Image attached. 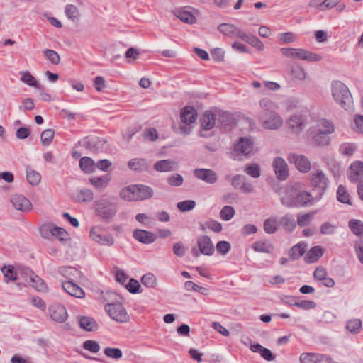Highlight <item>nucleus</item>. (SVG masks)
I'll use <instances>...</instances> for the list:
<instances>
[{"instance_id":"1","label":"nucleus","mask_w":363,"mask_h":363,"mask_svg":"<svg viewBox=\"0 0 363 363\" xmlns=\"http://www.w3.org/2000/svg\"><path fill=\"white\" fill-rule=\"evenodd\" d=\"M316 199L309 192L288 189L281 199V203L288 208L311 206Z\"/></svg>"},{"instance_id":"2","label":"nucleus","mask_w":363,"mask_h":363,"mask_svg":"<svg viewBox=\"0 0 363 363\" xmlns=\"http://www.w3.org/2000/svg\"><path fill=\"white\" fill-rule=\"evenodd\" d=\"M94 210L96 216L107 222L116 215L118 210V203L111 199L101 198L94 201Z\"/></svg>"},{"instance_id":"3","label":"nucleus","mask_w":363,"mask_h":363,"mask_svg":"<svg viewBox=\"0 0 363 363\" xmlns=\"http://www.w3.org/2000/svg\"><path fill=\"white\" fill-rule=\"evenodd\" d=\"M332 96L334 101L345 110H349L352 104L351 93L347 86L340 81H334L331 84Z\"/></svg>"},{"instance_id":"4","label":"nucleus","mask_w":363,"mask_h":363,"mask_svg":"<svg viewBox=\"0 0 363 363\" xmlns=\"http://www.w3.org/2000/svg\"><path fill=\"white\" fill-rule=\"evenodd\" d=\"M310 184L314 191H317L315 196L316 201L323 196L328 185V179L321 169H316L310 174Z\"/></svg>"},{"instance_id":"5","label":"nucleus","mask_w":363,"mask_h":363,"mask_svg":"<svg viewBox=\"0 0 363 363\" xmlns=\"http://www.w3.org/2000/svg\"><path fill=\"white\" fill-rule=\"evenodd\" d=\"M258 121L264 128L270 130L279 129L284 123L281 116L275 111L260 112L258 115Z\"/></svg>"},{"instance_id":"6","label":"nucleus","mask_w":363,"mask_h":363,"mask_svg":"<svg viewBox=\"0 0 363 363\" xmlns=\"http://www.w3.org/2000/svg\"><path fill=\"white\" fill-rule=\"evenodd\" d=\"M105 310L111 318L117 322L126 323L130 319L123 306L119 302L106 304Z\"/></svg>"},{"instance_id":"7","label":"nucleus","mask_w":363,"mask_h":363,"mask_svg":"<svg viewBox=\"0 0 363 363\" xmlns=\"http://www.w3.org/2000/svg\"><path fill=\"white\" fill-rule=\"evenodd\" d=\"M234 151L237 155H242L247 157L253 155L256 150L252 138H240L238 143L234 145Z\"/></svg>"},{"instance_id":"8","label":"nucleus","mask_w":363,"mask_h":363,"mask_svg":"<svg viewBox=\"0 0 363 363\" xmlns=\"http://www.w3.org/2000/svg\"><path fill=\"white\" fill-rule=\"evenodd\" d=\"M201 130L199 135L202 138H207L206 133L203 131H208L211 130L213 127H217L216 113L211 111H206L202 115L201 119Z\"/></svg>"},{"instance_id":"9","label":"nucleus","mask_w":363,"mask_h":363,"mask_svg":"<svg viewBox=\"0 0 363 363\" xmlns=\"http://www.w3.org/2000/svg\"><path fill=\"white\" fill-rule=\"evenodd\" d=\"M288 161L294 164L298 170L302 173H307L311 168L309 159L303 155L291 153L288 156Z\"/></svg>"},{"instance_id":"10","label":"nucleus","mask_w":363,"mask_h":363,"mask_svg":"<svg viewBox=\"0 0 363 363\" xmlns=\"http://www.w3.org/2000/svg\"><path fill=\"white\" fill-rule=\"evenodd\" d=\"M106 143L104 138L85 137L78 142L79 146L84 147L88 150L97 152L100 151Z\"/></svg>"},{"instance_id":"11","label":"nucleus","mask_w":363,"mask_h":363,"mask_svg":"<svg viewBox=\"0 0 363 363\" xmlns=\"http://www.w3.org/2000/svg\"><path fill=\"white\" fill-rule=\"evenodd\" d=\"M103 227L100 225L94 226L90 230V237L91 239L102 245L111 246L114 243V239L111 235H102Z\"/></svg>"},{"instance_id":"12","label":"nucleus","mask_w":363,"mask_h":363,"mask_svg":"<svg viewBox=\"0 0 363 363\" xmlns=\"http://www.w3.org/2000/svg\"><path fill=\"white\" fill-rule=\"evenodd\" d=\"M307 123V116L301 113L292 115L287 121L289 128L296 134L300 133L304 129Z\"/></svg>"},{"instance_id":"13","label":"nucleus","mask_w":363,"mask_h":363,"mask_svg":"<svg viewBox=\"0 0 363 363\" xmlns=\"http://www.w3.org/2000/svg\"><path fill=\"white\" fill-rule=\"evenodd\" d=\"M48 311L50 318L55 322L62 323L67 319V311L62 304H52L49 307Z\"/></svg>"},{"instance_id":"14","label":"nucleus","mask_w":363,"mask_h":363,"mask_svg":"<svg viewBox=\"0 0 363 363\" xmlns=\"http://www.w3.org/2000/svg\"><path fill=\"white\" fill-rule=\"evenodd\" d=\"M299 360L301 363H333L330 357L318 353H302Z\"/></svg>"},{"instance_id":"15","label":"nucleus","mask_w":363,"mask_h":363,"mask_svg":"<svg viewBox=\"0 0 363 363\" xmlns=\"http://www.w3.org/2000/svg\"><path fill=\"white\" fill-rule=\"evenodd\" d=\"M347 177L350 182L357 183L363 178V162L359 160L352 162L347 170Z\"/></svg>"},{"instance_id":"16","label":"nucleus","mask_w":363,"mask_h":363,"mask_svg":"<svg viewBox=\"0 0 363 363\" xmlns=\"http://www.w3.org/2000/svg\"><path fill=\"white\" fill-rule=\"evenodd\" d=\"M194 175L198 179L210 184H215L218 180L217 174L211 169H195L194 170Z\"/></svg>"},{"instance_id":"17","label":"nucleus","mask_w":363,"mask_h":363,"mask_svg":"<svg viewBox=\"0 0 363 363\" xmlns=\"http://www.w3.org/2000/svg\"><path fill=\"white\" fill-rule=\"evenodd\" d=\"M273 168L278 179L286 180L289 176V170L286 161L280 157H277L273 161Z\"/></svg>"},{"instance_id":"18","label":"nucleus","mask_w":363,"mask_h":363,"mask_svg":"<svg viewBox=\"0 0 363 363\" xmlns=\"http://www.w3.org/2000/svg\"><path fill=\"white\" fill-rule=\"evenodd\" d=\"M10 201L16 209L22 212H28L32 208L31 202L22 194H13Z\"/></svg>"},{"instance_id":"19","label":"nucleus","mask_w":363,"mask_h":363,"mask_svg":"<svg viewBox=\"0 0 363 363\" xmlns=\"http://www.w3.org/2000/svg\"><path fill=\"white\" fill-rule=\"evenodd\" d=\"M197 245L199 252L204 255L211 256L214 252V246L208 235H201L197 238Z\"/></svg>"},{"instance_id":"20","label":"nucleus","mask_w":363,"mask_h":363,"mask_svg":"<svg viewBox=\"0 0 363 363\" xmlns=\"http://www.w3.org/2000/svg\"><path fill=\"white\" fill-rule=\"evenodd\" d=\"M62 286L63 289L72 296L82 298L85 296L84 290L72 281L68 280L64 281L62 282Z\"/></svg>"},{"instance_id":"21","label":"nucleus","mask_w":363,"mask_h":363,"mask_svg":"<svg viewBox=\"0 0 363 363\" xmlns=\"http://www.w3.org/2000/svg\"><path fill=\"white\" fill-rule=\"evenodd\" d=\"M177 163L171 159L161 160L154 164V169L159 172H169L176 170Z\"/></svg>"},{"instance_id":"22","label":"nucleus","mask_w":363,"mask_h":363,"mask_svg":"<svg viewBox=\"0 0 363 363\" xmlns=\"http://www.w3.org/2000/svg\"><path fill=\"white\" fill-rule=\"evenodd\" d=\"M133 237L135 240L144 244L152 243L156 240V236L153 233L145 230H135Z\"/></svg>"},{"instance_id":"23","label":"nucleus","mask_w":363,"mask_h":363,"mask_svg":"<svg viewBox=\"0 0 363 363\" xmlns=\"http://www.w3.org/2000/svg\"><path fill=\"white\" fill-rule=\"evenodd\" d=\"M134 189L135 190V196L137 201H143L150 199L153 194V189L144 184H134Z\"/></svg>"},{"instance_id":"24","label":"nucleus","mask_w":363,"mask_h":363,"mask_svg":"<svg viewBox=\"0 0 363 363\" xmlns=\"http://www.w3.org/2000/svg\"><path fill=\"white\" fill-rule=\"evenodd\" d=\"M196 111L192 106H185L181 111L180 118L182 123L189 125L196 121Z\"/></svg>"},{"instance_id":"25","label":"nucleus","mask_w":363,"mask_h":363,"mask_svg":"<svg viewBox=\"0 0 363 363\" xmlns=\"http://www.w3.org/2000/svg\"><path fill=\"white\" fill-rule=\"evenodd\" d=\"M78 323L79 327L85 331H94L98 328V324L96 321L91 317H78Z\"/></svg>"},{"instance_id":"26","label":"nucleus","mask_w":363,"mask_h":363,"mask_svg":"<svg viewBox=\"0 0 363 363\" xmlns=\"http://www.w3.org/2000/svg\"><path fill=\"white\" fill-rule=\"evenodd\" d=\"M250 350L253 352L259 353L262 357L267 361H272L276 357L269 349L264 347L259 343L252 344Z\"/></svg>"},{"instance_id":"27","label":"nucleus","mask_w":363,"mask_h":363,"mask_svg":"<svg viewBox=\"0 0 363 363\" xmlns=\"http://www.w3.org/2000/svg\"><path fill=\"white\" fill-rule=\"evenodd\" d=\"M128 167L133 171L143 172L148 169L149 164L145 159L134 158L128 162Z\"/></svg>"},{"instance_id":"28","label":"nucleus","mask_w":363,"mask_h":363,"mask_svg":"<svg viewBox=\"0 0 363 363\" xmlns=\"http://www.w3.org/2000/svg\"><path fill=\"white\" fill-rule=\"evenodd\" d=\"M279 224L287 232H293L296 227V223L291 214L287 213L283 216L279 220Z\"/></svg>"},{"instance_id":"29","label":"nucleus","mask_w":363,"mask_h":363,"mask_svg":"<svg viewBox=\"0 0 363 363\" xmlns=\"http://www.w3.org/2000/svg\"><path fill=\"white\" fill-rule=\"evenodd\" d=\"M323 255V248L320 246H315L308 251L304 257V259L307 263H313L316 262Z\"/></svg>"},{"instance_id":"30","label":"nucleus","mask_w":363,"mask_h":363,"mask_svg":"<svg viewBox=\"0 0 363 363\" xmlns=\"http://www.w3.org/2000/svg\"><path fill=\"white\" fill-rule=\"evenodd\" d=\"M27 272L33 276V278L31 277L30 280L27 283L38 291H45L46 285L43 279L39 276L36 275L32 270H28Z\"/></svg>"},{"instance_id":"31","label":"nucleus","mask_w":363,"mask_h":363,"mask_svg":"<svg viewBox=\"0 0 363 363\" xmlns=\"http://www.w3.org/2000/svg\"><path fill=\"white\" fill-rule=\"evenodd\" d=\"M345 328L352 334H359L362 330V320L359 318L350 319L346 323Z\"/></svg>"},{"instance_id":"32","label":"nucleus","mask_w":363,"mask_h":363,"mask_svg":"<svg viewBox=\"0 0 363 363\" xmlns=\"http://www.w3.org/2000/svg\"><path fill=\"white\" fill-rule=\"evenodd\" d=\"M306 245L303 242H299L294 245L289 250V255L291 259H299L306 252Z\"/></svg>"},{"instance_id":"33","label":"nucleus","mask_w":363,"mask_h":363,"mask_svg":"<svg viewBox=\"0 0 363 363\" xmlns=\"http://www.w3.org/2000/svg\"><path fill=\"white\" fill-rule=\"evenodd\" d=\"M303 50L304 49L282 48H281L280 51L281 54L285 57L302 60Z\"/></svg>"},{"instance_id":"34","label":"nucleus","mask_w":363,"mask_h":363,"mask_svg":"<svg viewBox=\"0 0 363 363\" xmlns=\"http://www.w3.org/2000/svg\"><path fill=\"white\" fill-rule=\"evenodd\" d=\"M135 185H130L122 189L120 191V197L127 201H135V190L134 189Z\"/></svg>"},{"instance_id":"35","label":"nucleus","mask_w":363,"mask_h":363,"mask_svg":"<svg viewBox=\"0 0 363 363\" xmlns=\"http://www.w3.org/2000/svg\"><path fill=\"white\" fill-rule=\"evenodd\" d=\"M21 81L24 84L33 86L35 89H40V84L35 78L28 71H23L21 72Z\"/></svg>"},{"instance_id":"36","label":"nucleus","mask_w":363,"mask_h":363,"mask_svg":"<svg viewBox=\"0 0 363 363\" xmlns=\"http://www.w3.org/2000/svg\"><path fill=\"white\" fill-rule=\"evenodd\" d=\"M80 168L85 173L94 172L96 169L94 161L89 157H84L79 161Z\"/></svg>"},{"instance_id":"37","label":"nucleus","mask_w":363,"mask_h":363,"mask_svg":"<svg viewBox=\"0 0 363 363\" xmlns=\"http://www.w3.org/2000/svg\"><path fill=\"white\" fill-rule=\"evenodd\" d=\"M350 230L357 236L363 238V222L357 219H351L348 222Z\"/></svg>"},{"instance_id":"38","label":"nucleus","mask_w":363,"mask_h":363,"mask_svg":"<svg viewBox=\"0 0 363 363\" xmlns=\"http://www.w3.org/2000/svg\"><path fill=\"white\" fill-rule=\"evenodd\" d=\"M291 74L293 80L303 81L306 79L307 73L300 65H293L291 68Z\"/></svg>"},{"instance_id":"39","label":"nucleus","mask_w":363,"mask_h":363,"mask_svg":"<svg viewBox=\"0 0 363 363\" xmlns=\"http://www.w3.org/2000/svg\"><path fill=\"white\" fill-rule=\"evenodd\" d=\"M317 128L319 133L324 134H331L334 132L333 123L326 119H320L317 123Z\"/></svg>"},{"instance_id":"40","label":"nucleus","mask_w":363,"mask_h":363,"mask_svg":"<svg viewBox=\"0 0 363 363\" xmlns=\"http://www.w3.org/2000/svg\"><path fill=\"white\" fill-rule=\"evenodd\" d=\"M175 16L182 22L193 24L196 23V17L190 12L184 10H177L174 13Z\"/></svg>"},{"instance_id":"41","label":"nucleus","mask_w":363,"mask_h":363,"mask_svg":"<svg viewBox=\"0 0 363 363\" xmlns=\"http://www.w3.org/2000/svg\"><path fill=\"white\" fill-rule=\"evenodd\" d=\"M337 200L342 203L352 205L350 196L343 185H339L336 193Z\"/></svg>"},{"instance_id":"42","label":"nucleus","mask_w":363,"mask_h":363,"mask_svg":"<svg viewBox=\"0 0 363 363\" xmlns=\"http://www.w3.org/2000/svg\"><path fill=\"white\" fill-rule=\"evenodd\" d=\"M278 228V223L276 217L267 218L263 223V229L268 234L274 233Z\"/></svg>"},{"instance_id":"43","label":"nucleus","mask_w":363,"mask_h":363,"mask_svg":"<svg viewBox=\"0 0 363 363\" xmlns=\"http://www.w3.org/2000/svg\"><path fill=\"white\" fill-rule=\"evenodd\" d=\"M94 199V194L91 190L82 189L77 192L74 199L78 202H89Z\"/></svg>"},{"instance_id":"44","label":"nucleus","mask_w":363,"mask_h":363,"mask_svg":"<svg viewBox=\"0 0 363 363\" xmlns=\"http://www.w3.org/2000/svg\"><path fill=\"white\" fill-rule=\"evenodd\" d=\"M4 274L5 281L8 283L9 281H16L18 279L17 272L14 270L12 265L4 266L1 268Z\"/></svg>"},{"instance_id":"45","label":"nucleus","mask_w":363,"mask_h":363,"mask_svg":"<svg viewBox=\"0 0 363 363\" xmlns=\"http://www.w3.org/2000/svg\"><path fill=\"white\" fill-rule=\"evenodd\" d=\"M217 127L223 128L227 126L231 120L230 113L221 111L216 112Z\"/></svg>"},{"instance_id":"46","label":"nucleus","mask_w":363,"mask_h":363,"mask_svg":"<svg viewBox=\"0 0 363 363\" xmlns=\"http://www.w3.org/2000/svg\"><path fill=\"white\" fill-rule=\"evenodd\" d=\"M237 28L235 26L226 23H221L218 26L219 32L230 37H235Z\"/></svg>"},{"instance_id":"47","label":"nucleus","mask_w":363,"mask_h":363,"mask_svg":"<svg viewBox=\"0 0 363 363\" xmlns=\"http://www.w3.org/2000/svg\"><path fill=\"white\" fill-rule=\"evenodd\" d=\"M315 214V211L304 213V214H298L297 216V224L299 227H304L308 225L313 219L314 216Z\"/></svg>"},{"instance_id":"48","label":"nucleus","mask_w":363,"mask_h":363,"mask_svg":"<svg viewBox=\"0 0 363 363\" xmlns=\"http://www.w3.org/2000/svg\"><path fill=\"white\" fill-rule=\"evenodd\" d=\"M66 16L72 21H76L79 18V12L78 8L73 4H67L65 9Z\"/></svg>"},{"instance_id":"49","label":"nucleus","mask_w":363,"mask_h":363,"mask_svg":"<svg viewBox=\"0 0 363 363\" xmlns=\"http://www.w3.org/2000/svg\"><path fill=\"white\" fill-rule=\"evenodd\" d=\"M259 104L262 109L261 112L274 111L277 108L276 104L268 98L261 99Z\"/></svg>"},{"instance_id":"50","label":"nucleus","mask_w":363,"mask_h":363,"mask_svg":"<svg viewBox=\"0 0 363 363\" xmlns=\"http://www.w3.org/2000/svg\"><path fill=\"white\" fill-rule=\"evenodd\" d=\"M245 172L252 178H259L261 175V169L257 164H250L245 167Z\"/></svg>"},{"instance_id":"51","label":"nucleus","mask_w":363,"mask_h":363,"mask_svg":"<svg viewBox=\"0 0 363 363\" xmlns=\"http://www.w3.org/2000/svg\"><path fill=\"white\" fill-rule=\"evenodd\" d=\"M43 53L45 56L46 59L52 64L57 65L60 62V57L56 51L50 49H45L43 50Z\"/></svg>"},{"instance_id":"52","label":"nucleus","mask_w":363,"mask_h":363,"mask_svg":"<svg viewBox=\"0 0 363 363\" xmlns=\"http://www.w3.org/2000/svg\"><path fill=\"white\" fill-rule=\"evenodd\" d=\"M327 134L317 133L313 135V140L317 145L320 146H325L330 144V138L326 135Z\"/></svg>"},{"instance_id":"53","label":"nucleus","mask_w":363,"mask_h":363,"mask_svg":"<svg viewBox=\"0 0 363 363\" xmlns=\"http://www.w3.org/2000/svg\"><path fill=\"white\" fill-rule=\"evenodd\" d=\"M167 182L171 186L178 187L183 184L184 178L181 174L178 173H174L167 178Z\"/></svg>"},{"instance_id":"54","label":"nucleus","mask_w":363,"mask_h":363,"mask_svg":"<svg viewBox=\"0 0 363 363\" xmlns=\"http://www.w3.org/2000/svg\"><path fill=\"white\" fill-rule=\"evenodd\" d=\"M110 179L108 177H94L89 179L91 184L97 189H103L106 186Z\"/></svg>"},{"instance_id":"55","label":"nucleus","mask_w":363,"mask_h":363,"mask_svg":"<svg viewBox=\"0 0 363 363\" xmlns=\"http://www.w3.org/2000/svg\"><path fill=\"white\" fill-rule=\"evenodd\" d=\"M55 135V131L52 129H46L42 132L40 135V140L44 146L49 145Z\"/></svg>"},{"instance_id":"56","label":"nucleus","mask_w":363,"mask_h":363,"mask_svg":"<svg viewBox=\"0 0 363 363\" xmlns=\"http://www.w3.org/2000/svg\"><path fill=\"white\" fill-rule=\"evenodd\" d=\"M235 213V210L232 206H225L220 212V217L222 220L228 221L233 218Z\"/></svg>"},{"instance_id":"57","label":"nucleus","mask_w":363,"mask_h":363,"mask_svg":"<svg viewBox=\"0 0 363 363\" xmlns=\"http://www.w3.org/2000/svg\"><path fill=\"white\" fill-rule=\"evenodd\" d=\"M141 282L147 287L154 288L157 284V279L153 274L147 273L142 277Z\"/></svg>"},{"instance_id":"58","label":"nucleus","mask_w":363,"mask_h":363,"mask_svg":"<svg viewBox=\"0 0 363 363\" xmlns=\"http://www.w3.org/2000/svg\"><path fill=\"white\" fill-rule=\"evenodd\" d=\"M205 228H208L215 233H220L222 230L221 223L214 220H209L201 225V229L202 230H204Z\"/></svg>"},{"instance_id":"59","label":"nucleus","mask_w":363,"mask_h":363,"mask_svg":"<svg viewBox=\"0 0 363 363\" xmlns=\"http://www.w3.org/2000/svg\"><path fill=\"white\" fill-rule=\"evenodd\" d=\"M196 206V202L193 200H186L177 203V207L182 212H186L194 209Z\"/></svg>"},{"instance_id":"60","label":"nucleus","mask_w":363,"mask_h":363,"mask_svg":"<svg viewBox=\"0 0 363 363\" xmlns=\"http://www.w3.org/2000/svg\"><path fill=\"white\" fill-rule=\"evenodd\" d=\"M54 225L51 223H47L40 227V233L43 238L50 239L52 237Z\"/></svg>"},{"instance_id":"61","label":"nucleus","mask_w":363,"mask_h":363,"mask_svg":"<svg viewBox=\"0 0 363 363\" xmlns=\"http://www.w3.org/2000/svg\"><path fill=\"white\" fill-rule=\"evenodd\" d=\"M104 354L113 359H118L122 357L123 352L119 348L106 347L104 349Z\"/></svg>"},{"instance_id":"62","label":"nucleus","mask_w":363,"mask_h":363,"mask_svg":"<svg viewBox=\"0 0 363 363\" xmlns=\"http://www.w3.org/2000/svg\"><path fill=\"white\" fill-rule=\"evenodd\" d=\"M28 182L33 186L38 185L40 181V174L34 170H27L26 174Z\"/></svg>"},{"instance_id":"63","label":"nucleus","mask_w":363,"mask_h":363,"mask_svg":"<svg viewBox=\"0 0 363 363\" xmlns=\"http://www.w3.org/2000/svg\"><path fill=\"white\" fill-rule=\"evenodd\" d=\"M356 147L352 143H343L340 146V152L345 156H352Z\"/></svg>"},{"instance_id":"64","label":"nucleus","mask_w":363,"mask_h":363,"mask_svg":"<svg viewBox=\"0 0 363 363\" xmlns=\"http://www.w3.org/2000/svg\"><path fill=\"white\" fill-rule=\"evenodd\" d=\"M52 230H53L52 236L56 237L61 241L68 240L69 235H68L67 232L62 228H60V227L55 226L54 225V228H52Z\"/></svg>"}]
</instances>
